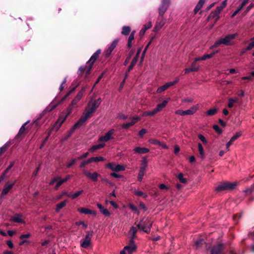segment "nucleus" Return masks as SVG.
<instances>
[{
    "mask_svg": "<svg viewBox=\"0 0 254 254\" xmlns=\"http://www.w3.org/2000/svg\"><path fill=\"white\" fill-rule=\"evenodd\" d=\"M238 35L237 33L230 34L227 35L224 38H221L217 40L214 44L211 47V49L215 48L223 44L226 46L231 45L233 44V40Z\"/></svg>",
    "mask_w": 254,
    "mask_h": 254,
    "instance_id": "obj_1",
    "label": "nucleus"
},
{
    "mask_svg": "<svg viewBox=\"0 0 254 254\" xmlns=\"http://www.w3.org/2000/svg\"><path fill=\"white\" fill-rule=\"evenodd\" d=\"M101 53L100 50H97L90 58L89 60L87 62L85 67H81L79 68L80 72H84L86 70V74L87 75L89 73L91 69L92 68L93 64L95 62L99 54Z\"/></svg>",
    "mask_w": 254,
    "mask_h": 254,
    "instance_id": "obj_2",
    "label": "nucleus"
},
{
    "mask_svg": "<svg viewBox=\"0 0 254 254\" xmlns=\"http://www.w3.org/2000/svg\"><path fill=\"white\" fill-rule=\"evenodd\" d=\"M101 103L100 99L90 102L86 107L84 113L89 118L92 113L94 112Z\"/></svg>",
    "mask_w": 254,
    "mask_h": 254,
    "instance_id": "obj_3",
    "label": "nucleus"
},
{
    "mask_svg": "<svg viewBox=\"0 0 254 254\" xmlns=\"http://www.w3.org/2000/svg\"><path fill=\"white\" fill-rule=\"evenodd\" d=\"M152 222L147 218L141 220L137 225L138 228L144 232L149 233L150 231V228L152 226Z\"/></svg>",
    "mask_w": 254,
    "mask_h": 254,
    "instance_id": "obj_4",
    "label": "nucleus"
},
{
    "mask_svg": "<svg viewBox=\"0 0 254 254\" xmlns=\"http://www.w3.org/2000/svg\"><path fill=\"white\" fill-rule=\"evenodd\" d=\"M137 250V246L133 240H129L127 245L120 252V254H133Z\"/></svg>",
    "mask_w": 254,
    "mask_h": 254,
    "instance_id": "obj_5",
    "label": "nucleus"
},
{
    "mask_svg": "<svg viewBox=\"0 0 254 254\" xmlns=\"http://www.w3.org/2000/svg\"><path fill=\"white\" fill-rule=\"evenodd\" d=\"M237 186L236 182H223L219 185L216 188L217 191H224L226 190H232L235 188Z\"/></svg>",
    "mask_w": 254,
    "mask_h": 254,
    "instance_id": "obj_6",
    "label": "nucleus"
},
{
    "mask_svg": "<svg viewBox=\"0 0 254 254\" xmlns=\"http://www.w3.org/2000/svg\"><path fill=\"white\" fill-rule=\"evenodd\" d=\"M92 236L91 232H87L84 239L80 240V247L84 249H88L91 246Z\"/></svg>",
    "mask_w": 254,
    "mask_h": 254,
    "instance_id": "obj_7",
    "label": "nucleus"
},
{
    "mask_svg": "<svg viewBox=\"0 0 254 254\" xmlns=\"http://www.w3.org/2000/svg\"><path fill=\"white\" fill-rule=\"evenodd\" d=\"M115 130L113 128L110 129L104 135L100 136L98 141L100 142L104 143L108 141L109 140L113 138V134Z\"/></svg>",
    "mask_w": 254,
    "mask_h": 254,
    "instance_id": "obj_8",
    "label": "nucleus"
},
{
    "mask_svg": "<svg viewBox=\"0 0 254 254\" xmlns=\"http://www.w3.org/2000/svg\"><path fill=\"white\" fill-rule=\"evenodd\" d=\"M179 79L178 78H176L174 81L167 82L165 84L162 86H159L156 91L157 93H161L170 87L173 86L175 84L178 82Z\"/></svg>",
    "mask_w": 254,
    "mask_h": 254,
    "instance_id": "obj_9",
    "label": "nucleus"
},
{
    "mask_svg": "<svg viewBox=\"0 0 254 254\" xmlns=\"http://www.w3.org/2000/svg\"><path fill=\"white\" fill-rule=\"evenodd\" d=\"M84 116L81 117L79 120L74 124L72 128L70 130V133H72L74 132L75 129L82 126L85 121L89 118L84 113Z\"/></svg>",
    "mask_w": 254,
    "mask_h": 254,
    "instance_id": "obj_10",
    "label": "nucleus"
},
{
    "mask_svg": "<svg viewBox=\"0 0 254 254\" xmlns=\"http://www.w3.org/2000/svg\"><path fill=\"white\" fill-rule=\"evenodd\" d=\"M71 113V109L70 108L69 110L68 111H67V113H66V115L64 116H60L56 123L55 124L53 127H56V130H58L62 124L65 121V120L66 119L67 116Z\"/></svg>",
    "mask_w": 254,
    "mask_h": 254,
    "instance_id": "obj_11",
    "label": "nucleus"
},
{
    "mask_svg": "<svg viewBox=\"0 0 254 254\" xmlns=\"http://www.w3.org/2000/svg\"><path fill=\"white\" fill-rule=\"evenodd\" d=\"M106 167L115 172L125 170V167L124 166L116 164L114 163H109L106 165Z\"/></svg>",
    "mask_w": 254,
    "mask_h": 254,
    "instance_id": "obj_12",
    "label": "nucleus"
},
{
    "mask_svg": "<svg viewBox=\"0 0 254 254\" xmlns=\"http://www.w3.org/2000/svg\"><path fill=\"white\" fill-rule=\"evenodd\" d=\"M147 167V161L144 160L143 161L141 164V166L140 168L139 173L137 177V180L139 182H141L143 177L146 172V168Z\"/></svg>",
    "mask_w": 254,
    "mask_h": 254,
    "instance_id": "obj_13",
    "label": "nucleus"
},
{
    "mask_svg": "<svg viewBox=\"0 0 254 254\" xmlns=\"http://www.w3.org/2000/svg\"><path fill=\"white\" fill-rule=\"evenodd\" d=\"M227 5V0H224L222 2L221 4L219 6H217L216 10L214 12H213L211 13L210 16L211 17H216L217 16V19L219 18L218 15L222 11V10Z\"/></svg>",
    "mask_w": 254,
    "mask_h": 254,
    "instance_id": "obj_14",
    "label": "nucleus"
},
{
    "mask_svg": "<svg viewBox=\"0 0 254 254\" xmlns=\"http://www.w3.org/2000/svg\"><path fill=\"white\" fill-rule=\"evenodd\" d=\"M83 172L87 177L93 182L97 181L98 178L100 176V174L97 172L91 173L89 171L85 170H83Z\"/></svg>",
    "mask_w": 254,
    "mask_h": 254,
    "instance_id": "obj_15",
    "label": "nucleus"
},
{
    "mask_svg": "<svg viewBox=\"0 0 254 254\" xmlns=\"http://www.w3.org/2000/svg\"><path fill=\"white\" fill-rule=\"evenodd\" d=\"M170 0H163L161 5L159 8V14L162 16L167 9L169 6Z\"/></svg>",
    "mask_w": 254,
    "mask_h": 254,
    "instance_id": "obj_16",
    "label": "nucleus"
},
{
    "mask_svg": "<svg viewBox=\"0 0 254 254\" xmlns=\"http://www.w3.org/2000/svg\"><path fill=\"white\" fill-rule=\"evenodd\" d=\"M15 182H16L15 181H14L12 183H10L9 182H7L5 184L4 187H3V188L2 190L1 195L2 196H4V195L7 194V193L9 192V191L12 188V187L14 185Z\"/></svg>",
    "mask_w": 254,
    "mask_h": 254,
    "instance_id": "obj_17",
    "label": "nucleus"
},
{
    "mask_svg": "<svg viewBox=\"0 0 254 254\" xmlns=\"http://www.w3.org/2000/svg\"><path fill=\"white\" fill-rule=\"evenodd\" d=\"M70 178V175H67L65 178L63 179H61L60 180L58 181V178H55L53 179L50 183V185H53L55 182H58L56 186V188L57 189L62 184H63L64 183L67 181L69 178Z\"/></svg>",
    "mask_w": 254,
    "mask_h": 254,
    "instance_id": "obj_18",
    "label": "nucleus"
},
{
    "mask_svg": "<svg viewBox=\"0 0 254 254\" xmlns=\"http://www.w3.org/2000/svg\"><path fill=\"white\" fill-rule=\"evenodd\" d=\"M170 100V99L168 98L164 100L162 103L158 104L156 107L154 109L156 113L157 114L158 112H160L164 108H165Z\"/></svg>",
    "mask_w": 254,
    "mask_h": 254,
    "instance_id": "obj_19",
    "label": "nucleus"
},
{
    "mask_svg": "<svg viewBox=\"0 0 254 254\" xmlns=\"http://www.w3.org/2000/svg\"><path fill=\"white\" fill-rule=\"evenodd\" d=\"M77 211L82 214H92L94 215H96V212L94 210H90L88 208L80 207L77 208Z\"/></svg>",
    "mask_w": 254,
    "mask_h": 254,
    "instance_id": "obj_20",
    "label": "nucleus"
},
{
    "mask_svg": "<svg viewBox=\"0 0 254 254\" xmlns=\"http://www.w3.org/2000/svg\"><path fill=\"white\" fill-rule=\"evenodd\" d=\"M23 216L19 214H16L11 218V221L13 222L23 223H25L22 218Z\"/></svg>",
    "mask_w": 254,
    "mask_h": 254,
    "instance_id": "obj_21",
    "label": "nucleus"
},
{
    "mask_svg": "<svg viewBox=\"0 0 254 254\" xmlns=\"http://www.w3.org/2000/svg\"><path fill=\"white\" fill-rule=\"evenodd\" d=\"M118 43V40H115L113 43L108 47V49L105 52L106 56L108 57L110 55L112 52L115 48Z\"/></svg>",
    "mask_w": 254,
    "mask_h": 254,
    "instance_id": "obj_22",
    "label": "nucleus"
},
{
    "mask_svg": "<svg viewBox=\"0 0 254 254\" xmlns=\"http://www.w3.org/2000/svg\"><path fill=\"white\" fill-rule=\"evenodd\" d=\"M139 229L138 227H134L132 226L129 231H128V235L130 238V240H133L135 238V234L137 231V230Z\"/></svg>",
    "mask_w": 254,
    "mask_h": 254,
    "instance_id": "obj_23",
    "label": "nucleus"
},
{
    "mask_svg": "<svg viewBox=\"0 0 254 254\" xmlns=\"http://www.w3.org/2000/svg\"><path fill=\"white\" fill-rule=\"evenodd\" d=\"M241 135V133L240 132H237L235 134L233 137H231L229 142H228L226 144V150L227 151L229 150V147L232 144L233 142L236 140L238 137H239Z\"/></svg>",
    "mask_w": 254,
    "mask_h": 254,
    "instance_id": "obj_24",
    "label": "nucleus"
},
{
    "mask_svg": "<svg viewBox=\"0 0 254 254\" xmlns=\"http://www.w3.org/2000/svg\"><path fill=\"white\" fill-rule=\"evenodd\" d=\"M133 151L139 154H145L149 152V149L145 147H135L133 149Z\"/></svg>",
    "mask_w": 254,
    "mask_h": 254,
    "instance_id": "obj_25",
    "label": "nucleus"
},
{
    "mask_svg": "<svg viewBox=\"0 0 254 254\" xmlns=\"http://www.w3.org/2000/svg\"><path fill=\"white\" fill-rule=\"evenodd\" d=\"M199 105L198 104L192 106L190 109L186 110L187 115H191L194 114L199 109Z\"/></svg>",
    "mask_w": 254,
    "mask_h": 254,
    "instance_id": "obj_26",
    "label": "nucleus"
},
{
    "mask_svg": "<svg viewBox=\"0 0 254 254\" xmlns=\"http://www.w3.org/2000/svg\"><path fill=\"white\" fill-rule=\"evenodd\" d=\"M97 207L99 209L100 212L106 216H109L111 215V213L107 209L105 208L100 203L97 204Z\"/></svg>",
    "mask_w": 254,
    "mask_h": 254,
    "instance_id": "obj_27",
    "label": "nucleus"
},
{
    "mask_svg": "<svg viewBox=\"0 0 254 254\" xmlns=\"http://www.w3.org/2000/svg\"><path fill=\"white\" fill-rule=\"evenodd\" d=\"M165 21L163 19L160 20L159 21H157L154 28V32H157L159 31L162 28V27L165 25Z\"/></svg>",
    "mask_w": 254,
    "mask_h": 254,
    "instance_id": "obj_28",
    "label": "nucleus"
},
{
    "mask_svg": "<svg viewBox=\"0 0 254 254\" xmlns=\"http://www.w3.org/2000/svg\"><path fill=\"white\" fill-rule=\"evenodd\" d=\"M152 26V24L151 22H148L146 24L144 25L142 29L140 30L139 32V35L142 36L145 33L146 31L151 28Z\"/></svg>",
    "mask_w": 254,
    "mask_h": 254,
    "instance_id": "obj_29",
    "label": "nucleus"
},
{
    "mask_svg": "<svg viewBox=\"0 0 254 254\" xmlns=\"http://www.w3.org/2000/svg\"><path fill=\"white\" fill-rule=\"evenodd\" d=\"M215 54V53H213L211 54H205L203 55L201 57H196L195 58V62H198L199 61H204L208 59L211 58Z\"/></svg>",
    "mask_w": 254,
    "mask_h": 254,
    "instance_id": "obj_30",
    "label": "nucleus"
},
{
    "mask_svg": "<svg viewBox=\"0 0 254 254\" xmlns=\"http://www.w3.org/2000/svg\"><path fill=\"white\" fill-rule=\"evenodd\" d=\"M105 146V144L104 143H101L100 144H97V145H94L93 146H92L90 149H89V151L90 152H94L95 150H98V149H100L101 148H102L103 147H104V146Z\"/></svg>",
    "mask_w": 254,
    "mask_h": 254,
    "instance_id": "obj_31",
    "label": "nucleus"
},
{
    "mask_svg": "<svg viewBox=\"0 0 254 254\" xmlns=\"http://www.w3.org/2000/svg\"><path fill=\"white\" fill-rule=\"evenodd\" d=\"M238 101V99L236 97L229 98L228 101V108H231L233 107L235 105V104L237 103Z\"/></svg>",
    "mask_w": 254,
    "mask_h": 254,
    "instance_id": "obj_32",
    "label": "nucleus"
},
{
    "mask_svg": "<svg viewBox=\"0 0 254 254\" xmlns=\"http://www.w3.org/2000/svg\"><path fill=\"white\" fill-rule=\"evenodd\" d=\"M67 202V200L65 199L58 203L56 206V211L57 212H59L62 208H63L66 205Z\"/></svg>",
    "mask_w": 254,
    "mask_h": 254,
    "instance_id": "obj_33",
    "label": "nucleus"
},
{
    "mask_svg": "<svg viewBox=\"0 0 254 254\" xmlns=\"http://www.w3.org/2000/svg\"><path fill=\"white\" fill-rule=\"evenodd\" d=\"M205 0H199V2L196 5L194 11L195 13H196L202 7L203 4L205 2Z\"/></svg>",
    "mask_w": 254,
    "mask_h": 254,
    "instance_id": "obj_34",
    "label": "nucleus"
},
{
    "mask_svg": "<svg viewBox=\"0 0 254 254\" xmlns=\"http://www.w3.org/2000/svg\"><path fill=\"white\" fill-rule=\"evenodd\" d=\"M221 245H218L214 247L211 251V254H221Z\"/></svg>",
    "mask_w": 254,
    "mask_h": 254,
    "instance_id": "obj_35",
    "label": "nucleus"
},
{
    "mask_svg": "<svg viewBox=\"0 0 254 254\" xmlns=\"http://www.w3.org/2000/svg\"><path fill=\"white\" fill-rule=\"evenodd\" d=\"M135 31H133L131 34H130L128 39V42H127V47L128 48H130L132 46L131 42L134 40V34H135Z\"/></svg>",
    "mask_w": 254,
    "mask_h": 254,
    "instance_id": "obj_36",
    "label": "nucleus"
},
{
    "mask_svg": "<svg viewBox=\"0 0 254 254\" xmlns=\"http://www.w3.org/2000/svg\"><path fill=\"white\" fill-rule=\"evenodd\" d=\"M83 190H81L79 191H77L72 194H71V193H69V194H68V197H69L71 199H74L77 198L80 194H81L83 193Z\"/></svg>",
    "mask_w": 254,
    "mask_h": 254,
    "instance_id": "obj_37",
    "label": "nucleus"
},
{
    "mask_svg": "<svg viewBox=\"0 0 254 254\" xmlns=\"http://www.w3.org/2000/svg\"><path fill=\"white\" fill-rule=\"evenodd\" d=\"M217 112L218 109L214 107L206 112L205 115L207 116H211L214 115Z\"/></svg>",
    "mask_w": 254,
    "mask_h": 254,
    "instance_id": "obj_38",
    "label": "nucleus"
},
{
    "mask_svg": "<svg viewBox=\"0 0 254 254\" xmlns=\"http://www.w3.org/2000/svg\"><path fill=\"white\" fill-rule=\"evenodd\" d=\"M156 113L154 110V109H153L152 111H145V112H144L142 115H141V116L142 117H145V116H154V115H155Z\"/></svg>",
    "mask_w": 254,
    "mask_h": 254,
    "instance_id": "obj_39",
    "label": "nucleus"
},
{
    "mask_svg": "<svg viewBox=\"0 0 254 254\" xmlns=\"http://www.w3.org/2000/svg\"><path fill=\"white\" fill-rule=\"evenodd\" d=\"M14 165V162H12L10 163V164H9V165L8 166V167L6 168V169L4 171V173L2 175V176H1V178H0V181L2 180L3 179V178H4V176L7 173V172L9 171V170L10 169H11V168L13 167V166Z\"/></svg>",
    "mask_w": 254,
    "mask_h": 254,
    "instance_id": "obj_40",
    "label": "nucleus"
},
{
    "mask_svg": "<svg viewBox=\"0 0 254 254\" xmlns=\"http://www.w3.org/2000/svg\"><path fill=\"white\" fill-rule=\"evenodd\" d=\"M14 165V162H12L10 163V164H9V165L8 166V167L6 168V169L4 171V173L2 175V176H1V178H0V181L2 180L3 179V178H4V176L7 173V172L9 171V170L10 169H11V168L13 167V166Z\"/></svg>",
    "mask_w": 254,
    "mask_h": 254,
    "instance_id": "obj_41",
    "label": "nucleus"
},
{
    "mask_svg": "<svg viewBox=\"0 0 254 254\" xmlns=\"http://www.w3.org/2000/svg\"><path fill=\"white\" fill-rule=\"evenodd\" d=\"M141 49H139L137 51V54L136 55V56H135V57L133 58V59L132 60L131 63V64H132V65H135V64H136L137 63V61L138 60V57L139 56V54L141 52Z\"/></svg>",
    "mask_w": 254,
    "mask_h": 254,
    "instance_id": "obj_42",
    "label": "nucleus"
},
{
    "mask_svg": "<svg viewBox=\"0 0 254 254\" xmlns=\"http://www.w3.org/2000/svg\"><path fill=\"white\" fill-rule=\"evenodd\" d=\"M197 145H198V151H199L200 156L202 158H203L204 156V153L202 145L200 143H198Z\"/></svg>",
    "mask_w": 254,
    "mask_h": 254,
    "instance_id": "obj_43",
    "label": "nucleus"
},
{
    "mask_svg": "<svg viewBox=\"0 0 254 254\" xmlns=\"http://www.w3.org/2000/svg\"><path fill=\"white\" fill-rule=\"evenodd\" d=\"M130 31V28L129 26H124L123 27L122 34L124 35H127Z\"/></svg>",
    "mask_w": 254,
    "mask_h": 254,
    "instance_id": "obj_44",
    "label": "nucleus"
},
{
    "mask_svg": "<svg viewBox=\"0 0 254 254\" xmlns=\"http://www.w3.org/2000/svg\"><path fill=\"white\" fill-rule=\"evenodd\" d=\"M176 177L179 180L180 182L183 184L187 183V179L184 177V175L182 173H179Z\"/></svg>",
    "mask_w": 254,
    "mask_h": 254,
    "instance_id": "obj_45",
    "label": "nucleus"
},
{
    "mask_svg": "<svg viewBox=\"0 0 254 254\" xmlns=\"http://www.w3.org/2000/svg\"><path fill=\"white\" fill-rule=\"evenodd\" d=\"M134 192L138 196H141L143 198H146L147 196V195L146 193H145L139 190H135L134 191Z\"/></svg>",
    "mask_w": 254,
    "mask_h": 254,
    "instance_id": "obj_46",
    "label": "nucleus"
},
{
    "mask_svg": "<svg viewBox=\"0 0 254 254\" xmlns=\"http://www.w3.org/2000/svg\"><path fill=\"white\" fill-rule=\"evenodd\" d=\"M85 91V87H83L81 90L78 92L75 99L78 101L81 99L83 96L84 92Z\"/></svg>",
    "mask_w": 254,
    "mask_h": 254,
    "instance_id": "obj_47",
    "label": "nucleus"
},
{
    "mask_svg": "<svg viewBox=\"0 0 254 254\" xmlns=\"http://www.w3.org/2000/svg\"><path fill=\"white\" fill-rule=\"evenodd\" d=\"M91 160L92 162H98L100 161H102L105 160V158L103 157H91Z\"/></svg>",
    "mask_w": 254,
    "mask_h": 254,
    "instance_id": "obj_48",
    "label": "nucleus"
},
{
    "mask_svg": "<svg viewBox=\"0 0 254 254\" xmlns=\"http://www.w3.org/2000/svg\"><path fill=\"white\" fill-rule=\"evenodd\" d=\"M92 160H91V158L88 159L87 160H86V161H83L81 163L79 167L80 168H83L84 167L85 165L88 164H90L91 163H92Z\"/></svg>",
    "mask_w": 254,
    "mask_h": 254,
    "instance_id": "obj_49",
    "label": "nucleus"
},
{
    "mask_svg": "<svg viewBox=\"0 0 254 254\" xmlns=\"http://www.w3.org/2000/svg\"><path fill=\"white\" fill-rule=\"evenodd\" d=\"M140 120V118L139 117H138V116L133 117L131 119V121L130 122V124H131L132 126H133Z\"/></svg>",
    "mask_w": 254,
    "mask_h": 254,
    "instance_id": "obj_50",
    "label": "nucleus"
},
{
    "mask_svg": "<svg viewBox=\"0 0 254 254\" xmlns=\"http://www.w3.org/2000/svg\"><path fill=\"white\" fill-rule=\"evenodd\" d=\"M57 105H53V104H50L46 109L45 110L44 112H50L56 108Z\"/></svg>",
    "mask_w": 254,
    "mask_h": 254,
    "instance_id": "obj_51",
    "label": "nucleus"
},
{
    "mask_svg": "<svg viewBox=\"0 0 254 254\" xmlns=\"http://www.w3.org/2000/svg\"><path fill=\"white\" fill-rule=\"evenodd\" d=\"M198 137L204 144H206L207 143V140L203 135L199 134L198 135Z\"/></svg>",
    "mask_w": 254,
    "mask_h": 254,
    "instance_id": "obj_52",
    "label": "nucleus"
},
{
    "mask_svg": "<svg viewBox=\"0 0 254 254\" xmlns=\"http://www.w3.org/2000/svg\"><path fill=\"white\" fill-rule=\"evenodd\" d=\"M148 141L150 143L154 144V145H159V144H161V142L157 139H150L148 140Z\"/></svg>",
    "mask_w": 254,
    "mask_h": 254,
    "instance_id": "obj_53",
    "label": "nucleus"
},
{
    "mask_svg": "<svg viewBox=\"0 0 254 254\" xmlns=\"http://www.w3.org/2000/svg\"><path fill=\"white\" fill-rule=\"evenodd\" d=\"M159 188L160 190L166 191L168 190L169 187L164 184H161L159 186Z\"/></svg>",
    "mask_w": 254,
    "mask_h": 254,
    "instance_id": "obj_54",
    "label": "nucleus"
},
{
    "mask_svg": "<svg viewBox=\"0 0 254 254\" xmlns=\"http://www.w3.org/2000/svg\"><path fill=\"white\" fill-rule=\"evenodd\" d=\"M78 102V101L76 100L75 99H73V101H72L71 105L67 108V111H68L70 108L72 110L73 106H75Z\"/></svg>",
    "mask_w": 254,
    "mask_h": 254,
    "instance_id": "obj_55",
    "label": "nucleus"
},
{
    "mask_svg": "<svg viewBox=\"0 0 254 254\" xmlns=\"http://www.w3.org/2000/svg\"><path fill=\"white\" fill-rule=\"evenodd\" d=\"M175 114L176 115H179L182 116L187 115L186 111H183L181 110H178L175 112Z\"/></svg>",
    "mask_w": 254,
    "mask_h": 254,
    "instance_id": "obj_56",
    "label": "nucleus"
},
{
    "mask_svg": "<svg viewBox=\"0 0 254 254\" xmlns=\"http://www.w3.org/2000/svg\"><path fill=\"white\" fill-rule=\"evenodd\" d=\"M197 62H195V58L194 59V61H193V62L191 64V68H195L196 69V71L198 70L199 69V66H196V63Z\"/></svg>",
    "mask_w": 254,
    "mask_h": 254,
    "instance_id": "obj_57",
    "label": "nucleus"
},
{
    "mask_svg": "<svg viewBox=\"0 0 254 254\" xmlns=\"http://www.w3.org/2000/svg\"><path fill=\"white\" fill-rule=\"evenodd\" d=\"M249 0H239L240 1H241V3L239 6L242 9L243 7L248 3Z\"/></svg>",
    "mask_w": 254,
    "mask_h": 254,
    "instance_id": "obj_58",
    "label": "nucleus"
},
{
    "mask_svg": "<svg viewBox=\"0 0 254 254\" xmlns=\"http://www.w3.org/2000/svg\"><path fill=\"white\" fill-rule=\"evenodd\" d=\"M69 193H68L66 191L62 192V193L57 197V200L61 199L64 195L68 196V194H69Z\"/></svg>",
    "mask_w": 254,
    "mask_h": 254,
    "instance_id": "obj_59",
    "label": "nucleus"
},
{
    "mask_svg": "<svg viewBox=\"0 0 254 254\" xmlns=\"http://www.w3.org/2000/svg\"><path fill=\"white\" fill-rule=\"evenodd\" d=\"M76 225L78 226H82V227L86 229L87 227V225L83 221H78L76 222Z\"/></svg>",
    "mask_w": 254,
    "mask_h": 254,
    "instance_id": "obj_60",
    "label": "nucleus"
},
{
    "mask_svg": "<svg viewBox=\"0 0 254 254\" xmlns=\"http://www.w3.org/2000/svg\"><path fill=\"white\" fill-rule=\"evenodd\" d=\"M146 132L147 130L143 128L139 131L138 134L140 137H142Z\"/></svg>",
    "mask_w": 254,
    "mask_h": 254,
    "instance_id": "obj_61",
    "label": "nucleus"
},
{
    "mask_svg": "<svg viewBox=\"0 0 254 254\" xmlns=\"http://www.w3.org/2000/svg\"><path fill=\"white\" fill-rule=\"evenodd\" d=\"M30 236H31L30 234V233H27V234H22V235H21L19 237V238L21 240H23L24 238H29V237H30Z\"/></svg>",
    "mask_w": 254,
    "mask_h": 254,
    "instance_id": "obj_62",
    "label": "nucleus"
},
{
    "mask_svg": "<svg viewBox=\"0 0 254 254\" xmlns=\"http://www.w3.org/2000/svg\"><path fill=\"white\" fill-rule=\"evenodd\" d=\"M76 162L75 159H72L68 163H67L66 165L67 168H70L71 166H72Z\"/></svg>",
    "mask_w": 254,
    "mask_h": 254,
    "instance_id": "obj_63",
    "label": "nucleus"
},
{
    "mask_svg": "<svg viewBox=\"0 0 254 254\" xmlns=\"http://www.w3.org/2000/svg\"><path fill=\"white\" fill-rule=\"evenodd\" d=\"M254 7V4L253 3H251L247 8L246 11H245V14H246L253 7Z\"/></svg>",
    "mask_w": 254,
    "mask_h": 254,
    "instance_id": "obj_64",
    "label": "nucleus"
}]
</instances>
